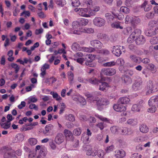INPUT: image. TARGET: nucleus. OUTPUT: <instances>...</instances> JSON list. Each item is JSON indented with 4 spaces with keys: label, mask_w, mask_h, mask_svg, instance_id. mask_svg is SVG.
I'll return each mask as SVG.
<instances>
[{
    "label": "nucleus",
    "mask_w": 158,
    "mask_h": 158,
    "mask_svg": "<svg viewBox=\"0 0 158 158\" xmlns=\"http://www.w3.org/2000/svg\"><path fill=\"white\" fill-rule=\"evenodd\" d=\"M141 31L139 29H136L131 34L127 40L129 43H131L135 40L136 44H140L144 40V38L142 36H140Z\"/></svg>",
    "instance_id": "1"
},
{
    "label": "nucleus",
    "mask_w": 158,
    "mask_h": 158,
    "mask_svg": "<svg viewBox=\"0 0 158 158\" xmlns=\"http://www.w3.org/2000/svg\"><path fill=\"white\" fill-rule=\"evenodd\" d=\"M75 11L78 12L81 16L85 18H90L92 16L89 8H76Z\"/></svg>",
    "instance_id": "2"
},
{
    "label": "nucleus",
    "mask_w": 158,
    "mask_h": 158,
    "mask_svg": "<svg viewBox=\"0 0 158 158\" xmlns=\"http://www.w3.org/2000/svg\"><path fill=\"white\" fill-rule=\"evenodd\" d=\"M158 89V85L149 81L147 83V94L152 93Z\"/></svg>",
    "instance_id": "3"
},
{
    "label": "nucleus",
    "mask_w": 158,
    "mask_h": 158,
    "mask_svg": "<svg viewBox=\"0 0 158 158\" xmlns=\"http://www.w3.org/2000/svg\"><path fill=\"white\" fill-rule=\"evenodd\" d=\"M72 28L71 33L79 35L81 34V29L80 24L77 21H75L72 23Z\"/></svg>",
    "instance_id": "4"
},
{
    "label": "nucleus",
    "mask_w": 158,
    "mask_h": 158,
    "mask_svg": "<svg viewBox=\"0 0 158 158\" xmlns=\"http://www.w3.org/2000/svg\"><path fill=\"white\" fill-rule=\"evenodd\" d=\"M94 24L98 27H101L104 26L105 23V20L100 17H96L93 20Z\"/></svg>",
    "instance_id": "5"
},
{
    "label": "nucleus",
    "mask_w": 158,
    "mask_h": 158,
    "mask_svg": "<svg viewBox=\"0 0 158 158\" xmlns=\"http://www.w3.org/2000/svg\"><path fill=\"white\" fill-rule=\"evenodd\" d=\"M96 59V55L92 54L87 55L85 58V64L88 66H92V62Z\"/></svg>",
    "instance_id": "6"
},
{
    "label": "nucleus",
    "mask_w": 158,
    "mask_h": 158,
    "mask_svg": "<svg viewBox=\"0 0 158 158\" xmlns=\"http://www.w3.org/2000/svg\"><path fill=\"white\" fill-rule=\"evenodd\" d=\"M72 98L74 100L78 102L82 105H84L86 104V102L85 99L79 94H77L73 95Z\"/></svg>",
    "instance_id": "7"
},
{
    "label": "nucleus",
    "mask_w": 158,
    "mask_h": 158,
    "mask_svg": "<svg viewBox=\"0 0 158 158\" xmlns=\"http://www.w3.org/2000/svg\"><path fill=\"white\" fill-rule=\"evenodd\" d=\"M45 153L43 151L40 150L39 155L36 156V151L31 152L29 155V158H42L45 156Z\"/></svg>",
    "instance_id": "8"
},
{
    "label": "nucleus",
    "mask_w": 158,
    "mask_h": 158,
    "mask_svg": "<svg viewBox=\"0 0 158 158\" xmlns=\"http://www.w3.org/2000/svg\"><path fill=\"white\" fill-rule=\"evenodd\" d=\"M79 47L78 44L77 43H74L72 45V48L74 49V48H78V49L80 51H83L86 52H90L94 51L95 49L92 48H77Z\"/></svg>",
    "instance_id": "9"
},
{
    "label": "nucleus",
    "mask_w": 158,
    "mask_h": 158,
    "mask_svg": "<svg viewBox=\"0 0 158 158\" xmlns=\"http://www.w3.org/2000/svg\"><path fill=\"white\" fill-rule=\"evenodd\" d=\"M103 73L107 76H112L116 73V71L113 69H104L102 70Z\"/></svg>",
    "instance_id": "10"
},
{
    "label": "nucleus",
    "mask_w": 158,
    "mask_h": 158,
    "mask_svg": "<svg viewBox=\"0 0 158 158\" xmlns=\"http://www.w3.org/2000/svg\"><path fill=\"white\" fill-rule=\"evenodd\" d=\"M90 44L91 46L97 49L101 48L103 46V44L102 43L97 40L91 41H90Z\"/></svg>",
    "instance_id": "11"
},
{
    "label": "nucleus",
    "mask_w": 158,
    "mask_h": 158,
    "mask_svg": "<svg viewBox=\"0 0 158 158\" xmlns=\"http://www.w3.org/2000/svg\"><path fill=\"white\" fill-rule=\"evenodd\" d=\"M50 65L47 63L42 65L40 69L41 73H40L41 76L42 77H44V76L46 74V70L49 69L50 68Z\"/></svg>",
    "instance_id": "12"
},
{
    "label": "nucleus",
    "mask_w": 158,
    "mask_h": 158,
    "mask_svg": "<svg viewBox=\"0 0 158 158\" xmlns=\"http://www.w3.org/2000/svg\"><path fill=\"white\" fill-rule=\"evenodd\" d=\"M64 139L62 134L58 133L55 138V142L58 144L62 143L64 141Z\"/></svg>",
    "instance_id": "13"
},
{
    "label": "nucleus",
    "mask_w": 158,
    "mask_h": 158,
    "mask_svg": "<svg viewBox=\"0 0 158 158\" xmlns=\"http://www.w3.org/2000/svg\"><path fill=\"white\" fill-rule=\"evenodd\" d=\"M64 134L67 140H70L73 138V136L72 133L70 131L65 129L64 131Z\"/></svg>",
    "instance_id": "14"
},
{
    "label": "nucleus",
    "mask_w": 158,
    "mask_h": 158,
    "mask_svg": "<svg viewBox=\"0 0 158 158\" xmlns=\"http://www.w3.org/2000/svg\"><path fill=\"white\" fill-rule=\"evenodd\" d=\"M89 8L92 16L95 15L96 12L100 9L99 6L95 5H92Z\"/></svg>",
    "instance_id": "15"
},
{
    "label": "nucleus",
    "mask_w": 158,
    "mask_h": 158,
    "mask_svg": "<svg viewBox=\"0 0 158 158\" xmlns=\"http://www.w3.org/2000/svg\"><path fill=\"white\" fill-rule=\"evenodd\" d=\"M113 108L117 111L123 112L126 110V108L123 105L119 104H115L113 106Z\"/></svg>",
    "instance_id": "16"
},
{
    "label": "nucleus",
    "mask_w": 158,
    "mask_h": 158,
    "mask_svg": "<svg viewBox=\"0 0 158 158\" xmlns=\"http://www.w3.org/2000/svg\"><path fill=\"white\" fill-rule=\"evenodd\" d=\"M112 52L115 55L118 56H120L121 54L120 47L118 46L114 47Z\"/></svg>",
    "instance_id": "17"
},
{
    "label": "nucleus",
    "mask_w": 158,
    "mask_h": 158,
    "mask_svg": "<svg viewBox=\"0 0 158 158\" xmlns=\"http://www.w3.org/2000/svg\"><path fill=\"white\" fill-rule=\"evenodd\" d=\"M96 103L99 108V106L107 105L108 103V102L105 99L101 98L97 101Z\"/></svg>",
    "instance_id": "18"
},
{
    "label": "nucleus",
    "mask_w": 158,
    "mask_h": 158,
    "mask_svg": "<svg viewBox=\"0 0 158 158\" xmlns=\"http://www.w3.org/2000/svg\"><path fill=\"white\" fill-rule=\"evenodd\" d=\"M141 8L143 9L145 11H149L152 8V6L148 4L147 1H144L141 6Z\"/></svg>",
    "instance_id": "19"
},
{
    "label": "nucleus",
    "mask_w": 158,
    "mask_h": 158,
    "mask_svg": "<svg viewBox=\"0 0 158 158\" xmlns=\"http://www.w3.org/2000/svg\"><path fill=\"white\" fill-rule=\"evenodd\" d=\"M88 149L86 151V154L88 155L94 156L97 155V153L95 150H92V148L89 147H87Z\"/></svg>",
    "instance_id": "20"
},
{
    "label": "nucleus",
    "mask_w": 158,
    "mask_h": 158,
    "mask_svg": "<svg viewBox=\"0 0 158 158\" xmlns=\"http://www.w3.org/2000/svg\"><path fill=\"white\" fill-rule=\"evenodd\" d=\"M118 101L121 104H127L129 102L130 100L128 97H125L120 98Z\"/></svg>",
    "instance_id": "21"
},
{
    "label": "nucleus",
    "mask_w": 158,
    "mask_h": 158,
    "mask_svg": "<svg viewBox=\"0 0 158 158\" xmlns=\"http://www.w3.org/2000/svg\"><path fill=\"white\" fill-rule=\"evenodd\" d=\"M142 81L140 80L139 81H136L133 85V88L134 89L137 90L139 89L142 84Z\"/></svg>",
    "instance_id": "22"
},
{
    "label": "nucleus",
    "mask_w": 158,
    "mask_h": 158,
    "mask_svg": "<svg viewBox=\"0 0 158 158\" xmlns=\"http://www.w3.org/2000/svg\"><path fill=\"white\" fill-rule=\"evenodd\" d=\"M140 131L143 133H147L149 131L148 127L145 124H142L139 127Z\"/></svg>",
    "instance_id": "23"
},
{
    "label": "nucleus",
    "mask_w": 158,
    "mask_h": 158,
    "mask_svg": "<svg viewBox=\"0 0 158 158\" xmlns=\"http://www.w3.org/2000/svg\"><path fill=\"white\" fill-rule=\"evenodd\" d=\"M120 11L121 12H123L126 14L129 13L130 12V9L125 6H121L120 9Z\"/></svg>",
    "instance_id": "24"
},
{
    "label": "nucleus",
    "mask_w": 158,
    "mask_h": 158,
    "mask_svg": "<svg viewBox=\"0 0 158 158\" xmlns=\"http://www.w3.org/2000/svg\"><path fill=\"white\" fill-rule=\"evenodd\" d=\"M156 32L153 28H150L146 32V34L148 36H152L156 34Z\"/></svg>",
    "instance_id": "25"
},
{
    "label": "nucleus",
    "mask_w": 158,
    "mask_h": 158,
    "mask_svg": "<svg viewBox=\"0 0 158 158\" xmlns=\"http://www.w3.org/2000/svg\"><path fill=\"white\" fill-rule=\"evenodd\" d=\"M85 80L88 81L91 84L95 85H98L101 82V80H98V79L96 78L93 79H86Z\"/></svg>",
    "instance_id": "26"
},
{
    "label": "nucleus",
    "mask_w": 158,
    "mask_h": 158,
    "mask_svg": "<svg viewBox=\"0 0 158 158\" xmlns=\"http://www.w3.org/2000/svg\"><path fill=\"white\" fill-rule=\"evenodd\" d=\"M109 87V86L107 83L104 82L99 85V89L101 91H104L106 90V89Z\"/></svg>",
    "instance_id": "27"
},
{
    "label": "nucleus",
    "mask_w": 158,
    "mask_h": 158,
    "mask_svg": "<svg viewBox=\"0 0 158 158\" xmlns=\"http://www.w3.org/2000/svg\"><path fill=\"white\" fill-rule=\"evenodd\" d=\"M121 12H119L118 13H117L116 14L113 13L112 14L115 18H117L119 20H122L124 18V15Z\"/></svg>",
    "instance_id": "28"
},
{
    "label": "nucleus",
    "mask_w": 158,
    "mask_h": 158,
    "mask_svg": "<svg viewBox=\"0 0 158 158\" xmlns=\"http://www.w3.org/2000/svg\"><path fill=\"white\" fill-rule=\"evenodd\" d=\"M89 137L86 134H85L82 135L81 138V140L84 143H88L89 142Z\"/></svg>",
    "instance_id": "29"
},
{
    "label": "nucleus",
    "mask_w": 158,
    "mask_h": 158,
    "mask_svg": "<svg viewBox=\"0 0 158 158\" xmlns=\"http://www.w3.org/2000/svg\"><path fill=\"white\" fill-rule=\"evenodd\" d=\"M125 156V152L123 150L119 151L115 155L116 157L118 158H122L124 157Z\"/></svg>",
    "instance_id": "30"
},
{
    "label": "nucleus",
    "mask_w": 158,
    "mask_h": 158,
    "mask_svg": "<svg viewBox=\"0 0 158 158\" xmlns=\"http://www.w3.org/2000/svg\"><path fill=\"white\" fill-rule=\"evenodd\" d=\"M50 94L52 95L53 97L55 98L57 101H60L62 100L61 97L56 92H50Z\"/></svg>",
    "instance_id": "31"
},
{
    "label": "nucleus",
    "mask_w": 158,
    "mask_h": 158,
    "mask_svg": "<svg viewBox=\"0 0 158 158\" xmlns=\"http://www.w3.org/2000/svg\"><path fill=\"white\" fill-rule=\"evenodd\" d=\"M65 117L66 119L70 122H73L75 120L74 116L72 114H70L68 115H65Z\"/></svg>",
    "instance_id": "32"
},
{
    "label": "nucleus",
    "mask_w": 158,
    "mask_h": 158,
    "mask_svg": "<svg viewBox=\"0 0 158 158\" xmlns=\"http://www.w3.org/2000/svg\"><path fill=\"white\" fill-rule=\"evenodd\" d=\"M130 57L131 60L135 63H138L140 61V58L135 55H131Z\"/></svg>",
    "instance_id": "33"
},
{
    "label": "nucleus",
    "mask_w": 158,
    "mask_h": 158,
    "mask_svg": "<svg viewBox=\"0 0 158 158\" xmlns=\"http://www.w3.org/2000/svg\"><path fill=\"white\" fill-rule=\"evenodd\" d=\"M28 141L29 144L31 146L36 145L37 143V139L34 138H31L29 139Z\"/></svg>",
    "instance_id": "34"
},
{
    "label": "nucleus",
    "mask_w": 158,
    "mask_h": 158,
    "mask_svg": "<svg viewBox=\"0 0 158 158\" xmlns=\"http://www.w3.org/2000/svg\"><path fill=\"white\" fill-rule=\"evenodd\" d=\"M157 101L158 98L157 96H154L151 97L149 102V106L152 105V104H154V103H155Z\"/></svg>",
    "instance_id": "35"
},
{
    "label": "nucleus",
    "mask_w": 158,
    "mask_h": 158,
    "mask_svg": "<svg viewBox=\"0 0 158 158\" xmlns=\"http://www.w3.org/2000/svg\"><path fill=\"white\" fill-rule=\"evenodd\" d=\"M69 80L70 83H72L74 79V74L73 72L69 71L68 73Z\"/></svg>",
    "instance_id": "36"
},
{
    "label": "nucleus",
    "mask_w": 158,
    "mask_h": 158,
    "mask_svg": "<svg viewBox=\"0 0 158 158\" xmlns=\"http://www.w3.org/2000/svg\"><path fill=\"white\" fill-rule=\"evenodd\" d=\"M13 52L12 50L9 51L7 53V55L9 56L8 58V60L10 62H12L13 61L14 59V58L12 57L13 55Z\"/></svg>",
    "instance_id": "37"
},
{
    "label": "nucleus",
    "mask_w": 158,
    "mask_h": 158,
    "mask_svg": "<svg viewBox=\"0 0 158 158\" xmlns=\"http://www.w3.org/2000/svg\"><path fill=\"white\" fill-rule=\"evenodd\" d=\"M31 13L29 11L24 10V11L20 14V16H23L24 17L27 18V17L30 16Z\"/></svg>",
    "instance_id": "38"
},
{
    "label": "nucleus",
    "mask_w": 158,
    "mask_h": 158,
    "mask_svg": "<svg viewBox=\"0 0 158 158\" xmlns=\"http://www.w3.org/2000/svg\"><path fill=\"white\" fill-rule=\"evenodd\" d=\"M94 32V30L92 28H86L84 29H82V32H85L87 33H92Z\"/></svg>",
    "instance_id": "39"
},
{
    "label": "nucleus",
    "mask_w": 158,
    "mask_h": 158,
    "mask_svg": "<svg viewBox=\"0 0 158 158\" xmlns=\"http://www.w3.org/2000/svg\"><path fill=\"white\" fill-rule=\"evenodd\" d=\"M141 107V106L139 105H134L132 107V110L134 111H139Z\"/></svg>",
    "instance_id": "40"
},
{
    "label": "nucleus",
    "mask_w": 158,
    "mask_h": 158,
    "mask_svg": "<svg viewBox=\"0 0 158 158\" xmlns=\"http://www.w3.org/2000/svg\"><path fill=\"white\" fill-rule=\"evenodd\" d=\"M140 22V19L137 17H135L132 18V21H131V23L134 25H135L139 23Z\"/></svg>",
    "instance_id": "41"
},
{
    "label": "nucleus",
    "mask_w": 158,
    "mask_h": 158,
    "mask_svg": "<svg viewBox=\"0 0 158 158\" xmlns=\"http://www.w3.org/2000/svg\"><path fill=\"white\" fill-rule=\"evenodd\" d=\"M10 126V123L8 122L7 123H3L1 124V127L5 129L9 128Z\"/></svg>",
    "instance_id": "42"
},
{
    "label": "nucleus",
    "mask_w": 158,
    "mask_h": 158,
    "mask_svg": "<svg viewBox=\"0 0 158 158\" xmlns=\"http://www.w3.org/2000/svg\"><path fill=\"white\" fill-rule=\"evenodd\" d=\"M111 26L112 27L114 28H120V29L123 28V27L120 26L119 23L118 22L113 23L111 24Z\"/></svg>",
    "instance_id": "43"
},
{
    "label": "nucleus",
    "mask_w": 158,
    "mask_h": 158,
    "mask_svg": "<svg viewBox=\"0 0 158 158\" xmlns=\"http://www.w3.org/2000/svg\"><path fill=\"white\" fill-rule=\"evenodd\" d=\"M121 134L123 135H126L128 134V129L126 127H123L121 129Z\"/></svg>",
    "instance_id": "44"
},
{
    "label": "nucleus",
    "mask_w": 158,
    "mask_h": 158,
    "mask_svg": "<svg viewBox=\"0 0 158 158\" xmlns=\"http://www.w3.org/2000/svg\"><path fill=\"white\" fill-rule=\"evenodd\" d=\"M10 154H11V152H7L5 153L4 155V157L5 158H14L15 157V154H12L11 156H9Z\"/></svg>",
    "instance_id": "45"
},
{
    "label": "nucleus",
    "mask_w": 158,
    "mask_h": 158,
    "mask_svg": "<svg viewBox=\"0 0 158 158\" xmlns=\"http://www.w3.org/2000/svg\"><path fill=\"white\" fill-rule=\"evenodd\" d=\"M28 103H30L31 102H35L38 99L35 97H31L28 98Z\"/></svg>",
    "instance_id": "46"
},
{
    "label": "nucleus",
    "mask_w": 158,
    "mask_h": 158,
    "mask_svg": "<svg viewBox=\"0 0 158 158\" xmlns=\"http://www.w3.org/2000/svg\"><path fill=\"white\" fill-rule=\"evenodd\" d=\"M79 0H72V5L74 7H76L80 5Z\"/></svg>",
    "instance_id": "47"
},
{
    "label": "nucleus",
    "mask_w": 158,
    "mask_h": 158,
    "mask_svg": "<svg viewBox=\"0 0 158 158\" xmlns=\"http://www.w3.org/2000/svg\"><path fill=\"white\" fill-rule=\"evenodd\" d=\"M157 22L155 21H152L150 22L149 23V27L151 28H154L156 26Z\"/></svg>",
    "instance_id": "48"
},
{
    "label": "nucleus",
    "mask_w": 158,
    "mask_h": 158,
    "mask_svg": "<svg viewBox=\"0 0 158 158\" xmlns=\"http://www.w3.org/2000/svg\"><path fill=\"white\" fill-rule=\"evenodd\" d=\"M148 68L150 69L151 70L152 72H155L156 70V68L154 64H149L148 66Z\"/></svg>",
    "instance_id": "49"
},
{
    "label": "nucleus",
    "mask_w": 158,
    "mask_h": 158,
    "mask_svg": "<svg viewBox=\"0 0 158 158\" xmlns=\"http://www.w3.org/2000/svg\"><path fill=\"white\" fill-rule=\"evenodd\" d=\"M73 134L77 135H78L81 133V130L79 128H77L74 129L73 131Z\"/></svg>",
    "instance_id": "50"
},
{
    "label": "nucleus",
    "mask_w": 158,
    "mask_h": 158,
    "mask_svg": "<svg viewBox=\"0 0 158 158\" xmlns=\"http://www.w3.org/2000/svg\"><path fill=\"white\" fill-rule=\"evenodd\" d=\"M116 64V62L114 61H110L104 64L103 65L104 66H111L115 65Z\"/></svg>",
    "instance_id": "51"
},
{
    "label": "nucleus",
    "mask_w": 158,
    "mask_h": 158,
    "mask_svg": "<svg viewBox=\"0 0 158 158\" xmlns=\"http://www.w3.org/2000/svg\"><path fill=\"white\" fill-rule=\"evenodd\" d=\"M96 126L100 128L101 130H102L106 127V125L102 123H99L96 124Z\"/></svg>",
    "instance_id": "52"
},
{
    "label": "nucleus",
    "mask_w": 158,
    "mask_h": 158,
    "mask_svg": "<svg viewBox=\"0 0 158 158\" xmlns=\"http://www.w3.org/2000/svg\"><path fill=\"white\" fill-rule=\"evenodd\" d=\"M11 66L12 68H14L15 69L16 73H17L18 72L19 69V68L17 64L14 63H12L11 64Z\"/></svg>",
    "instance_id": "53"
},
{
    "label": "nucleus",
    "mask_w": 158,
    "mask_h": 158,
    "mask_svg": "<svg viewBox=\"0 0 158 158\" xmlns=\"http://www.w3.org/2000/svg\"><path fill=\"white\" fill-rule=\"evenodd\" d=\"M53 126L52 124H49L47 125L45 127V130L46 132H48L51 130L53 128Z\"/></svg>",
    "instance_id": "54"
},
{
    "label": "nucleus",
    "mask_w": 158,
    "mask_h": 158,
    "mask_svg": "<svg viewBox=\"0 0 158 158\" xmlns=\"http://www.w3.org/2000/svg\"><path fill=\"white\" fill-rule=\"evenodd\" d=\"M89 21L87 19H83L80 21V24H81L82 25H86L88 23Z\"/></svg>",
    "instance_id": "55"
},
{
    "label": "nucleus",
    "mask_w": 158,
    "mask_h": 158,
    "mask_svg": "<svg viewBox=\"0 0 158 158\" xmlns=\"http://www.w3.org/2000/svg\"><path fill=\"white\" fill-rule=\"evenodd\" d=\"M155 105L152 104V105H151L150 106L151 107L149 108L148 110V111L150 112L153 113L155 112L156 110V107L154 106H153V105Z\"/></svg>",
    "instance_id": "56"
},
{
    "label": "nucleus",
    "mask_w": 158,
    "mask_h": 158,
    "mask_svg": "<svg viewBox=\"0 0 158 158\" xmlns=\"http://www.w3.org/2000/svg\"><path fill=\"white\" fill-rule=\"evenodd\" d=\"M150 41L153 44H158V36L154 37Z\"/></svg>",
    "instance_id": "57"
},
{
    "label": "nucleus",
    "mask_w": 158,
    "mask_h": 158,
    "mask_svg": "<svg viewBox=\"0 0 158 158\" xmlns=\"http://www.w3.org/2000/svg\"><path fill=\"white\" fill-rule=\"evenodd\" d=\"M156 16L154 13H153L152 12L148 13L146 15V17L148 19H152L153 18L154 16Z\"/></svg>",
    "instance_id": "58"
},
{
    "label": "nucleus",
    "mask_w": 158,
    "mask_h": 158,
    "mask_svg": "<svg viewBox=\"0 0 158 158\" xmlns=\"http://www.w3.org/2000/svg\"><path fill=\"white\" fill-rule=\"evenodd\" d=\"M127 123L129 125H135L137 124V122L133 119H129L127 121Z\"/></svg>",
    "instance_id": "59"
},
{
    "label": "nucleus",
    "mask_w": 158,
    "mask_h": 158,
    "mask_svg": "<svg viewBox=\"0 0 158 158\" xmlns=\"http://www.w3.org/2000/svg\"><path fill=\"white\" fill-rule=\"evenodd\" d=\"M95 116L96 117L102 121L105 122L108 121V120L107 118H104L102 116L99 115H96Z\"/></svg>",
    "instance_id": "60"
},
{
    "label": "nucleus",
    "mask_w": 158,
    "mask_h": 158,
    "mask_svg": "<svg viewBox=\"0 0 158 158\" xmlns=\"http://www.w3.org/2000/svg\"><path fill=\"white\" fill-rule=\"evenodd\" d=\"M132 18H131L130 16H126L125 18V23H128L130 22L131 23V21H132Z\"/></svg>",
    "instance_id": "61"
},
{
    "label": "nucleus",
    "mask_w": 158,
    "mask_h": 158,
    "mask_svg": "<svg viewBox=\"0 0 158 158\" xmlns=\"http://www.w3.org/2000/svg\"><path fill=\"white\" fill-rule=\"evenodd\" d=\"M57 4L59 6H62L65 4L66 2L64 0H60L57 2Z\"/></svg>",
    "instance_id": "62"
},
{
    "label": "nucleus",
    "mask_w": 158,
    "mask_h": 158,
    "mask_svg": "<svg viewBox=\"0 0 158 158\" xmlns=\"http://www.w3.org/2000/svg\"><path fill=\"white\" fill-rule=\"evenodd\" d=\"M114 147L113 146L111 145L110 146L107 147L105 151L106 152H109L113 150Z\"/></svg>",
    "instance_id": "63"
},
{
    "label": "nucleus",
    "mask_w": 158,
    "mask_h": 158,
    "mask_svg": "<svg viewBox=\"0 0 158 158\" xmlns=\"http://www.w3.org/2000/svg\"><path fill=\"white\" fill-rule=\"evenodd\" d=\"M142 156V155L141 154H139L138 153H135L131 156V158H135V157H136V158H141Z\"/></svg>",
    "instance_id": "64"
}]
</instances>
